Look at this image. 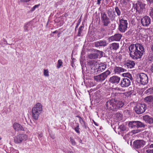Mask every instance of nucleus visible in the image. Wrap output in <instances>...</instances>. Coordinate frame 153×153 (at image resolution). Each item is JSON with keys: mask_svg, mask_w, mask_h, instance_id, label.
I'll use <instances>...</instances> for the list:
<instances>
[{"mask_svg": "<svg viewBox=\"0 0 153 153\" xmlns=\"http://www.w3.org/2000/svg\"><path fill=\"white\" fill-rule=\"evenodd\" d=\"M129 55L133 59L140 58L144 52L143 46L138 43L131 45L128 48Z\"/></svg>", "mask_w": 153, "mask_h": 153, "instance_id": "nucleus-1", "label": "nucleus"}, {"mask_svg": "<svg viewBox=\"0 0 153 153\" xmlns=\"http://www.w3.org/2000/svg\"><path fill=\"white\" fill-rule=\"evenodd\" d=\"M42 110V106L40 103H38L36 104L32 110L33 118L35 120H37Z\"/></svg>", "mask_w": 153, "mask_h": 153, "instance_id": "nucleus-2", "label": "nucleus"}, {"mask_svg": "<svg viewBox=\"0 0 153 153\" xmlns=\"http://www.w3.org/2000/svg\"><path fill=\"white\" fill-rule=\"evenodd\" d=\"M111 73L109 70H107L103 73L94 76V79L97 82H102Z\"/></svg>", "mask_w": 153, "mask_h": 153, "instance_id": "nucleus-3", "label": "nucleus"}, {"mask_svg": "<svg viewBox=\"0 0 153 153\" xmlns=\"http://www.w3.org/2000/svg\"><path fill=\"white\" fill-rule=\"evenodd\" d=\"M121 18L119 17V24L118 29L120 32L124 33L127 30L128 23L127 20L123 18Z\"/></svg>", "mask_w": 153, "mask_h": 153, "instance_id": "nucleus-4", "label": "nucleus"}, {"mask_svg": "<svg viewBox=\"0 0 153 153\" xmlns=\"http://www.w3.org/2000/svg\"><path fill=\"white\" fill-rule=\"evenodd\" d=\"M145 104H138L134 107V111L137 114H140L144 112L146 109Z\"/></svg>", "mask_w": 153, "mask_h": 153, "instance_id": "nucleus-5", "label": "nucleus"}, {"mask_svg": "<svg viewBox=\"0 0 153 153\" xmlns=\"http://www.w3.org/2000/svg\"><path fill=\"white\" fill-rule=\"evenodd\" d=\"M27 139V136L25 134H19L14 138V142L15 143L20 144Z\"/></svg>", "mask_w": 153, "mask_h": 153, "instance_id": "nucleus-6", "label": "nucleus"}, {"mask_svg": "<svg viewBox=\"0 0 153 153\" xmlns=\"http://www.w3.org/2000/svg\"><path fill=\"white\" fill-rule=\"evenodd\" d=\"M128 126L131 128H144L146 125L144 123L140 121H131L129 122Z\"/></svg>", "mask_w": 153, "mask_h": 153, "instance_id": "nucleus-7", "label": "nucleus"}, {"mask_svg": "<svg viewBox=\"0 0 153 153\" xmlns=\"http://www.w3.org/2000/svg\"><path fill=\"white\" fill-rule=\"evenodd\" d=\"M101 22L104 27H108L110 23L109 18L105 12H100Z\"/></svg>", "mask_w": 153, "mask_h": 153, "instance_id": "nucleus-8", "label": "nucleus"}, {"mask_svg": "<svg viewBox=\"0 0 153 153\" xmlns=\"http://www.w3.org/2000/svg\"><path fill=\"white\" fill-rule=\"evenodd\" d=\"M138 79L141 84L145 85L147 84L148 82V78L147 76L143 73H140L137 76Z\"/></svg>", "mask_w": 153, "mask_h": 153, "instance_id": "nucleus-9", "label": "nucleus"}, {"mask_svg": "<svg viewBox=\"0 0 153 153\" xmlns=\"http://www.w3.org/2000/svg\"><path fill=\"white\" fill-rule=\"evenodd\" d=\"M124 103L123 102L119 100H114V102L113 104L112 105V107L114 108H111V110L117 111L119 108H122L123 105Z\"/></svg>", "mask_w": 153, "mask_h": 153, "instance_id": "nucleus-10", "label": "nucleus"}, {"mask_svg": "<svg viewBox=\"0 0 153 153\" xmlns=\"http://www.w3.org/2000/svg\"><path fill=\"white\" fill-rule=\"evenodd\" d=\"M145 144V142L143 140H137L133 143V146L134 149H138L143 147Z\"/></svg>", "mask_w": 153, "mask_h": 153, "instance_id": "nucleus-11", "label": "nucleus"}, {"mask_svg": "<svg viewBox=\"0 0 153 153\" xmlns=\"http://www.w3.org/2000/svg\"><path fill=\"white\" fill-rule=\"evenodd\" d=\"M151 20L148 16H145L141 19V23L143 26L147 27L151 23Z\"/></svg>", "mask_w": 153, "mask_h": 153, "instance_id": "nucleus-12", "label": "nucleus"}, {"mask_svg": "<svg viewBox=\"0 0 153 153\" xmlns=\"http://www.w3.org/2000/svg\"><path fill=\"white\" fill-rule=\"evenodd\" d=\"M130 80L127 78H123L121 80L120 84L122 88L128 87L131 84Z\"/></svg>", "mask_w": 153, "mask_h": 153, "instance_id": "nucleus-13", "label": "nucleus"}, {"mask_svg": "<svg viewBox=\"0 0 153 153\" xmlns=\"http://www.w3.org/2000/svg\"><path fill=\"white\" fill-rule=\"evenodd\" d=\"M122 36L121 34H116L109 37L108 39V41L110 42L114 41H119L121 39Z\"/></svg>", "mask_w": 153, "mask_h": 153, "instance_id": "nucleus-14", "label": "nucleus"}, {"mask_svg": "<svg viewBox=\"0 0 153 153\" xmlns=\"http://www.w3.org/2000/svg\"><path fill=\"white\" fill-rule=\"evenodd\" d=\"M106 65L104 63H100L98 67L95 69V72L97 74H99L104 71L106 68Z\"/></svg>", "mask_w": 153, "mask_h": 153, "instance_id": "nucleus-15", "label": "nucleus"}, {"mask_svg": "<svg viewBox=\"0 0 153 153\" xmlns=\"http://www.w3.org/2000/svg\"><path fill=\"white\" fill-rule=\"evenodd\" d=\"M120 79V77L117 76H113L110 78L109 82L110 83L116 85L119 83Z\"/></svg>", "mask_w": 153, "mask_h": 153, "instance_id": "nucleus-16", "label": "nucleus"}, {"mask_svg": "<svg viewBox=\"0 0 153 153\" xmlns=\"http://www.w3.org/2000/svg\"><path fill=\"white\" fill-rule=\"evenodd\" d=\"M136 10L137 12H140L143 9L145 8L146 4L142 2L138 1L136 4Z\"/></svg>", "mask_w": 153, "mask_h": 153, "instance_id": "nucleus-17", "label": "nucleus"}, {"mask_svg": "<svg viewBox=\"0 0 153 153\" xmlns=\"http://www.w3.org/2000/svg\"><path fill=\"white\" fill-rule=\"evenodd\" d=\"M94 46L96 47H99L100 46H106L108 43L105 40H101L95 42L94 43Z\"/></svg>", "mask_w": 153, "mask_h": 153, "instance_id": "nucleus-18", "label": "nucleus"}, {"mask_svg": "<svg viewBox=\"0 0 153 153\" xmlns=\"http://www.w3.org/2000/svg\"><path fill=\"white\" fill-rule=\"evenodd\" d=\"M143 120L146 123L151 124L153 123V118L151 117L148 115H146L143 117Z\"/></svg>", "mask_w": 153, "mask_h": 153, "instance_id": "nucleus-19", "label": "nucleus"}, {"mask_svg": "<svg viewBox=\"0 0 153 153\" xmlns=\"http://www.w3.org/2000/svg\"><path fill=\"white\" fill-rule=\"evenodd\" d=\"M144 102L148 104L152 105L153 106V96L150 95L145 97L144 99Z\"/></svg>", "mask_w": 153, "mask_h": 153, "instance_id": "nucleus-20", "label": "nucleus"}, {"mask_svg": "<svg viewBox=\"0 0 153 153\" xmlns=\"http://www.w3.org/2000/svg\"><path fill=\"white\" fill-rule=\"evenodd\" d=\"M109 47L111 50L115 51L119 48V44L117 43H113L109 45Z\"/></svg>", "mask_w": 153, "mask_h": 153, "instance_id": "nucleus-21", "label": "nucleus"}, {"mask_svg": "<svg viewBox=\"0 0 153 153\" xmlns=\"http://www.w3.org/2000/svg\"><path fill=\"white\" fill-rule=\"evenodd\" d=\"M13 128L16 131H24V128L20 124L17 123H15L13 125Z\"/></svg>", "mask_w": 153, "mask_h": 153, "instance_id": "nucleus-22", "label": "nucleus"}, {"mask_svg": "<svg viewBox=\"0 0 153 153\" xmlns=\"http://www.w3.org/2000/svg\"><path fill=\"white\" fill-rule=\"evenodd\" d=\"M114 102V100L112 99L106 102L105 105L107 109L111 110V108H114L112 107Z\"/></svg>", "mask_w": 153, "mask_h": 153, "instance_id": "nucleus-23", "label": "nucleus"}, {"mask_svg": "<svg viewBox=\"0 0 153 153\" xmlns=\"http://www.w3.org/2000/svg\"><path fill=\"white\" fill-rule=\"evenodd\" d=\"M76 117L79 118V122L84 128L87 129V128H88L86 126V123L82 118L79 115H77Z\"/></svg>", "mask_w": 153, "mask_h": 153, "instance_id": "nucleus-24", "label": "nucleus"}, {"mask_svg": "<svg viewBox=\"0 0 153 153\" xmlns=\"http://www.w3.org/2000/svg\"><path fill=\"white\" fill-rule=\"evenodd\" d=\"M32 25L29 22L25 24L24 26V31L27 32L32 30Z\"/></svg>", "mask_w": 153, "mask_h": 153, "instance_id": "nucleus-25", "label": "nucleus"}, {"mask_svg": "<svg viewBox=\"0 0 153 153\" xmlns=\"http://www.w3.org/2000/svg\"><path fill=\"white\" fill-rule=\"evenodd\" d=\"M124 70L125 69L122 67L115 66L114 68V72L115 74H118L124 72Z\"/></svg>", "mask_w": 153, "mask_h": 153, "instance_id": "nucleus-26", "label": "nucleus"}, {"mask_svg": "<svg viewBox=\"0 0 153 153\" xmlns=\"http://www.w3.org/2000/svg\"><path fill=\"white\" fill-rule=\"evenodd\" d=\"M135 65V63L134 61L128 60L126 63V66L128 68H133Z\"/></svg>", "mask_w": 153, "mask_h": 153, "instance_id": "nucleus-27", "label": "nucleus"}, {"mask_svg": "<svg viewBox=\"0 0 153 153\" xmlns=\"http://www.w3.org/2000/svg\"><path fill=\"white\" fill-rule=\"evenodd\" d=\"M122 94L120 93H111V96L114 97V100H117L118 98H120L122 97Z\"/></svg>", "mask_w": 153, "mask_h": 153, "instance_id": "nucleus-28", "label": "nucleus"}, {"mask_svg": "<svg viewBox=\"0 0 153 153\" xmlns=\"http://www.w3.org/2000/svg\"><path fill=\"white\" fill-rule=\"evenodd\" d=\"M88 57L89 59H97L98 57V53H94L89 54L88 55Z\"/></svg>", "mask_w": 153, "mask_h": 153, "instance_id": "nucleus-29", "label": "nucleus"}, {"mask_svg": "<svg viewBox=\"0 0 153 153\" xmlns=\"http://www.w3.org/2000/svg\"><path fill=\"white\" fill-rule=\"evenodd\" d=\"M114 9L115 12L116 13L117 15L119 17H120L122 13L121 11V9L117 6H116Z\"/></svg>", "mask_w": 153, "mask_h": 153, "instance_id": "nucleus-30", "label": "nucleus"}, {"mask_svg": "<svg viewBox=\"0 0 153 153\" xmlns=\"http://www.w3.org/2000/svg\"><path fill=\"white\" fill-rule=\"evenodd\" d=\"M107 14L108 16L112 21L114 20L115 17L117 16L116 15H115V14H113L112 12L108 13Z\"/></svg>", "mask_w": 153, "mask_h": 153, "instance_id": "nucleus-31", "label": "nucleus"}, {"mask_svg": "<svg viewBox=\"0 0 153 153\" xmlns=\"http://www.w3.org/2000/svg\"><path fill=\"white\" fill-rule=\"evenodd\" d=\"M123 76L125 77V78H128L129 79H130V80H132L133 79V78L131 74L129 73H126L123 74Z\"/></svg>", "mask_w": 153, "mask_h": 153, "instance_id": "nucleus-32", "label": "nucleus"}, {"mask_svg": "<svg viewBox=\"0 0 153 153\" xmlns=\"http://www.w3.org/2000/svg\"><path fill=\"white\" fill-rule=\"evenodd\" d=\"M84 28L83 26H80L78 29V31L77 33V36H82L81 33L82 32L83 29Z\"/></svg>", "mask_w": 153, "mask_h": 153, "instance_id": "nucleus-33", "label": "nucleus"}, {"mask_svg": "<svg viewBox=\"0 0 153 153\" xmlns=\"http://www.w3.org/2000/svg\"><path fill=\"white\" fill-rule=\"evenodd\" d=\"M145 93L148 94V95L153 94V88H150L147 90L145 92Z\"/></svg>", "mask_w": 153, "mask_h": 153, "instance_id": "nucleus-34", "label": "nucleus"}, {"mask_svg": "<svg viewBox=\"0 0 153 153\" xmlns=\"http://www.w3.org/2000/svg\"><path fill=\"white\" fill-rule=\"evenodd\" d=\"M148 61L149 63H151L153 62V54L149 53L148 56Z\"/></svg>", "mask_w": 153, "mask_h": 153, "instance_id": "nucleus-35", "label": "nucleus"}, {"mask_svg": "<svg viewBox=\"0 0 153 153\" xmlns=\"http://www.w3.org/2000/svg\"><path fill=\"white\" fill-rule=\"evenodd\" d=\"M130 1V0H122V1L121 4L123 6L125 7L127 4Z\"/></svg>", "mask_w": 153, "mask_h": 153, "instance_id": "nucleus-36", "label": "nucleus"}, {"mask_svg": "<svg viewBox=\"0 0 153 153\" xmlns=\"http://www.w3.org/2000/svg\"><path fill=\"white\" fill-rule=\"evenodd\" d=\"M115 116L118 120H120L121 119L122 115L120 113H117L115 114Z\"/></svg>", "mask_w": 153, "mask_h": 153, "instance_id": "nucleus-37", "label": "nucleus"}, {"mask_svg": "<svg viewBox=\"0 0 153 153\" xmlns=\"http://www.w3.org/2000/svg\"><path fill=\"white\" fill-rule=\"evenodd\" d=\"M121 131H124L126 130L125 126L124 125H121L119 127Z\"/></svg>", "mask_w": 153, "mask_h": 153, "instance_id": "nucleus-38", "label": "nucleus"}, {"mask_svg": "<svg viewBox=\"0 0 153 153\" xmlns=\"http://www.w3.org/2000/svg\"><path fill=\"white\" fill-rule=\"evenodd\" d=\"M149 15L153 19V7H151L149 10Z\"/></svg>", "mask_w": 153, "mask_h": 153, "instance_id": "nucleus-39", "label": "nucleus"}, {"mask_svg": "<svg viewBox=\"0 0 153 153\" xmlns=\"http://www.w3.org/2000/svg\"><path fill=\"white\" fill-rule=\"evenodd\" d=\"M79 125L78 124H77V125L74 128V130L78 134L80 133V131H79Z\"/></svg>", "mask_w": 153, "mask_h": 153, "instance_id": "nucleus-40", "label": "nucleus"}, {"mask_svg": "<svg viewBox=\"0 0 153 153\" xmlns=\"http://www.w3.org/2000/svg\"><path fill=\"white\" fill-rule=\"evenodd\" d=\"M44 75L45 76H49V72L48 69H44Z\"/></svg>", "mask_w": 153, "mask_h": 153, "instance_id": "nucleus-41", "label": "nucleus"}, {"mask_svg": "<svg viewBox=\"0 0 153 153\" xmlns=\"http://www.w3.org/2000/svg\"><path fill=\"white\" fill-rule=\"evenodd\" d=\"M95 51L97 52L96 53H98V56L100 55V56H102L103 55V52L102 51H101L97 50H95Z\"/></svg>", "mask_w": 153, "mask_h": 153, "instance_id": "nucleus-42", "label": "nucleus"}, {"mask_svg": "<svg viewBox=\"0 0 153 153\" xmlns=\"http://www.w3.org/2000/svg\"><path fill=\"white\" fill-rule=\"evenodd\" d=\"M62 64V61L61 59H59L58 61V65L57 66V68H59Z\"/></svg>", "mask_w": 153, "mask_h": 153, "instance_id": "nucleus-43", "label": "nucleus"}, {"mask_svg": "<svg viewBox=\"0 0 153 153\" xmlns=\"http://www.w3.org/2000/svg\"><path fill=\"white\" fill-rule=\"evenodd\" d=\"M70 141L71 143V144L73 145H75L76 144V143L75 141V140L72 137H70Z\"/></svg>", "mask_w": 153, "mask_h": 153, "instance_id": "nucleus-44", "label": "nucleus"}, {"mask_svg": "<svg viewBox=\"0 0 153 153\" xmlns=\"http://www.w3.org/2000/svg\"><path fill=\"white\" fill-rule=\"evenodd\" d=\"M132 91H130L125 93V95L127 97H129L131 95L132 93Z\"/></svg>", "mask_w": 153, "mask_h": 153, "instance_id": "nucleus-45", "label": "nucleus"}, {"mask_svg": "<svg viewBox=\"0 0 153 153\" xmlns=\"http://www.w3.org/2000/svg\"><path fill=\"white\" fill-rule=\"evenodd\" d=\"M147 4L149 6H151L153 4V0H146Z\"/></svg>", "mask_w": 153, "mask_h": 153, "instance_id": "nucleus-46", "label": "nucleus"}, {"mask_svg": "<svg viewBox=\"0 0 153 153\" xmlns=\"http://www.w3.org/2000/svg\"><path fill=\"white\" fill-rule=\"evenodd\" d=\"M40 5V4H37V5H35L31 9V10H30V11H31V12H33V11H34L35 9L38 7H39Z\"/></svg>", "mask_w": 153, "mask_h": 153, "instance_id": "nucleus-47", "label": "nucleus"}, {"mask_svg": "<svg viewBox=\"0 0 153 153\" xmlns=\"http://www.w3.org/2000/svg\"><path fill=\"white\" fill-rule=\"evenodd\" d=\"M146 153H153V149H148L146 150Z\"/></svg>", "mask_w": 153, "mask_h": 153, "instance_id": "nucleus-48", "label": "nucleus"}, {"mask_svg": "<svg viewBox=\"0 0 153 153\" xmlns=\"http://www.w3.org/2000/svg\"><path fill=\"white\" fill-rule=\"evenodd\" d=\"M95 63V62L94 61H91L89 62V65H94Z\"/></svg>", "mask_w": 153, "mask_h": 153, "instance_id": "nucleus-49", "label": "nucleus"}, {"mask_svg": "<svg viewBox=\"0 0 153 153\" xmlns=\"http://www.w3.org/2000/svg\"><path fill=\"white\" fill-rule=\"evenodd\" d=\"M112 12V10L111 8L107 10V14Z\"/></svg>", "mask_w": 153, "mask_h": 153, "instance_id": "nucleus-50", "label": "nucleus"}, {"mask_svg": "<svg viewBox=\"0 0 153 153\" xmlns=\"http://www.w3.org/2000/svg\"><path fill=\"white\" fill-rule=\"evenodd\" d=\"M132 31L131 30H130L126 33V34L127 35H131L132 34Z\"/></svg>", "mask_w": 153, "mask_h": 153, "instance_id": "nucleus-51", "label": "nucleus"}, {"mask_svg": "<svg viewBox=\"0 0 153 153\" xmlns=\"http://www.w3.org/2000/svg\"><path fill=\"white\" fill-rule=\"evenodd\" d=\"M103 1L104 0H97V4L99 5L100 4V1Z\"/></svg>", "mask_w": 153, "mask_h": 153, "instance_id": "nucleus-52", "label": "nucleus"}, {"mask_svg": "<svg viewBox=\"0 0 153 153\" xmlns=\"http://www.w3.org/2000/svg\"><path fill=\"white\" fill-rule=\"evenodd\" d=\"M151 71L152 72H153V63L152 64L151 68Z\"/></svg>", "mask_w": 153, "mask_h": 153, "instance_id": "nucleus-53", "label": "nucleus"}, {"mask_svg": "<svg viewBox=\"0 0 153 153\" xmlns=\"http://www.w3.org/2000/svg\"><path fill=\"white\" fill-rule=\"evenodd\" d=\"M30 0H21V1L24 2H27L29 1Z\"/></svg>", "mask_w": 153, "mask_h": 153, "instance_id": "nucleus-54", "label": "nucleus"}, {"mask_svg": "<svg viewBox=\"0 0 153 153\" xmlns=\"http://www.w3.org/2000/svg\"><path fill=\"white\" fill-rule=\"evenodd\" d=\"M149 148H153V144H152L149 146Z\"/></svg>", "mask_w": 153, "mask_h": 153, "instance_id": "nucleus-55", "label": "nucleus"}, {"mask_svg": "<svg viewBox=\"0 0 153 153\" xmlns=\"http://www.w3.org/2000/svg\"><path fill=\"white\" fill-rule=\"evenodd\" d=\"M79 25V23H78L77 24V25L76 26V27H75V30H76V28H77L78 27V26Z\"/></svg>", "mask_w": 153, "mask_h": 153, "instance_id": "nucleus-56", "label": "nucleus"}, {"mask_svg": "<svg viewBox=\"0 0 153 153\" xmlns=\"http://www.w3.org/2000/svg\"><path fill=\"white\" fill-rule=\"evenodd\" d=\"M151 50L153 52V44L152 45H151Z\"/></svg>", "mask_w": 153, "mask_h": 153, "instance_id": "nucleus-57", "label": "nucleus"}, {"mask_svg": "<svg viewBox=\"0 0 153 153\" xmlns=\"http://www.w3.org/2000/svg\"><path fill=\"white\" fill-rule=\"evenodd\" d=\"M105 2L107 4L108 3V2L110 1V0H105Z\"/></svg>", "mask_w": 153, "mask_h": 153, "instance_id": "nucleus-58", "label": "nucleus"}, {"mask_svg": "<svg viewBox=\"0 0 153 153\" xmlns=\"http://www.w3.org/2000/svg\"><path fill=\"white\" fill-rule=\"evenodd\" d=\"M111 25H112L114 26V27H113V29H115V27L116 24H112Z\"/></svg>", "mask_w": 153, "mask_h": 153, "instance_id": "nucleus-59", "label": "nucleus"}, {"mask_svg": "<svg viewBox=\"0 0 153 153\" xmlns=\"http://www.w3.org/2000/svg\"><path fill=\"white\" fill-rule=\"evenodd\" d=\"M57 32H58V31L56 30V31H54L52 33H57Z\"/></svg>", "mask_w": 153, "mask_h": 153, "instance_id": "nucleus-60", "label": "nucleus"}, {"mask_svg": "<svg viewBox=\"0 0 153 153\" xmlns=\"http://www.w3.org/2000/svg\"><path fill=\"white\" fill-rule=\"evenodd\" d=\"M68 153H74V152L72 151H69L68 152Z\"/></svg>", "mask_w": 153, "mask_h": 153, "instance_id": "nucleus-61", "label": "nucleus"}, {"mask_svg": "<svg viewBox=\"0 0 153 153\" xmlns=\"http://www.w3.org/2000/svg\"><path fill=\"white\" fill-rule=\"evenodd\" d=\"M94 123L95 124V125L96 126H98V125L97 124V123H96L95 122H94Z\"/></svg>", "mask_w": 153, "mask_h": 153, "instance_id": "nucleus-62", "label": "nucleus"}, {"mask_svg": "<svg viewBox=\"0 0 153 153\" xmlns=\"http://www.w3.org/2000/svg\"><path fill=\"white\" fill-rule=\"evenodd\" d=\"M79 142L80 143H82V140L80 139L79 140Z\"/></svg>", "mask_w": 153, "mask_h": 153, "instance_id": "nucleus-63", "label": "nucleus"}, {"mask_svg": "<svg viewBox=\"0 0 153 153\" xmlns=\"http://www.w3.org/2000/svg\"><path fill=\"white\" fill-rule=\"evenodd\" d=\"M60 33H59L57 35V36L59 37V35Z\"/></svg>", "mask_w": 153, "mask_h": 153, "instance_id": "nucleus-64", "label": "nucleus"}]
</instances>
